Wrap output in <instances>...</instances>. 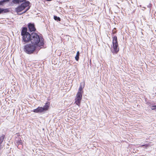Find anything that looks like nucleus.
Masks as SVG:
<instances>
[{
	"mask_svg": "<svg viewBox=\"0 0 156 156\" xmlns=\"http://www.w3.org/2000/svg\"><path fill=\"white\" fill-rule=\"evenodd\" d=\"M12 2L15 4H19L22 3L20 5H19L15 9V11L17 13L21 12L26 8V10L22 14L24 13L30 9V7L29 6L30 2L26 0H12Z\"/></svg>",
	"mask_w": 156,
	"mask_h": 156,
	"instance_id": "obj_1",
	"label": "nucleus"
},
{
	"mask_svg": "<svg viewBox=\"0 0 156 156\" xmlns=\"http://www.w3.org/2000/svg\"><path fill=\"white\" fill-rule=\"evenodd\" d=\"M30 41L34 45H36L39 47L43 46L44 44V39L36 33H33L31 34Z\"/></svg>",
	"mask_w": 156,
	"mask_h": 156,
	"instance_id": "obj_2",
	"label": "nucleus"
},
{
	"mask_svg": "<svg viewBox=\"0 0 156 156\" xmlns=\"http://www.w3.org/2000/svg\"><path fill=\"white\" fill-rule=\"evenodd\" d=\"M21 35L22 36V41L24 42V44L30 41L31 34L27 32V29L26 27H24L22 28Z\"/></svg>",
	"mask_w": 156,
	"mask_h": 156,
	"instance_id": "obj_3",
	"label": "nucleus"
},
{
	"mask_svg": "<svg viewBox=\"0 0 156 156\" xmlns=\"http://www.w3.org/2000/svg\"><path fill=\"white\" fill-rule=\"evenodd\" d=\"M36 47L35 45L31 44L26 45L24 48V51L28 54H31L33 53L35 50Z\"/></svg>",
	"mask_w": 156,
	"mask_h": 156,
	"instance_id": "obj_4",
	"label": "nucleus"
},
{
	"mask_svg": "<svg viewBox=\"0 0 156 156\" xmlns=\"http://www.w3.org/2000/svg\"><path fill=\"white\" fill-rule=\"evenodd\" d=\"M82 97V94H80L79 93V94L77 93L76 96V98L75 99V103L76 105H78L79 107L80 105Z\"/></svg>",
	"mask_w": 156,
	"mask_h": 156,
	"instance_id": "obj_5",
	"label": "nucleus"
},
{
	"mask_svg": "<svg viewBox=\"0 0 156 156\" xmlns=\"http://www.w3.org/2000/svg\"><path fill=\"white\" fill-rule=\"evenodd\" d=\"M113 48L111 49V51L114 54H117L119 50L118 44H112Z\"/></svg>",
	"mask_w": 156,
	"mask_h": 156,
	"instance_id": "obj_6",
	"label": "nucleus"
},
{
	"mask_svg": "<svg viewBox=\"0 0 156 156\" xmlns=\"http://www.w3.org/2000/svg\"><path fill=\"white\" fill-rule=\"evenodd\" d=\"M28 28L30 31H34L36 29L34 25V23H30L28 25Z\"/></svg>",
	"mask_w": 156,
	"mask_h": 156,
	"instance_id": "obj_7",
	"label": "nucleus"
},
{
	"mask_svg": "<svg viewBox=\"0 0 156 156\" xmlns=\"http://www.w3.org/2000/svg\"><path fill=\"white\" fill-rule=\"evenodd\" d=\"M42 107H39L36 109L33 110V112L36 113H41L42 112Z\"/></svg>",
	"mask_w": 156,
	"mask_h": 156,
	"instance_id": "obj_8",
	"label": "nucleus"
},
{
	"mask_svg": "<svg viewBox=\"0 0 156 156\" xmlns=\"http://www.w3.org/2000/svg\"><path fill=\"white\" fill-rule=\"evenodd\" d=\"M9 12V10L8 9H3L0 8V14L7 13Z\"/></svg>",
	"mask_w": 156,
	"mask_h": 156,
	"instance_id": "obj_9",
	"label": "nucleus"
},
{
	"mask_svg": "<svg viewBox=\"0 0 156 156\" xmlns=\"http://www.w3.org/2000/svg\"><path fill=\"white\" fill-rule=\"evenodd\" d=\"M49 106V104H48V103H46L45 105L43 107H42V108L43 109L42 110V112L47 110L48 109Z\"/></svg>",
	"mask_w": 156,
	"mask_h": 156,
	"instance_id": "obj_10",
	"label": "nucleus"
},
{
	"mask_svg": "<svg viewBox=\"0 0 156 156\" xmlns=\"http://www.w3.org/2000/svg\"><path fill=\"white\" fill-rule=\"evenodd\" d=\"M118 44L117 37L116 36L113 37L112 39V44Z\"/></svg>",
	"mask_w": 156,
	"mask_h": 156,
	"instance_id": "obj_11",
	"label": "nucleus"
},
{
	"mask_svg": "<svg viewBox=\"0 0 156 156\" xmlns=\"http://www.w3.org/2000/svg\"><path fill=\"white\" fill-rule=\"evenodd\" d=\"M5 136V135L3 134L1 136H0V148H1L2 146L1 145V144L3 141Z\"/></svg>",
	"mask_w": 156,
	"mask_h": 156,
	"instance_id": "obj_12",
	"label": "nucleus"
},
{
	"mask_svg": "<svg viewBox=\"0 0 156 156\" xmlns=\"http://www.w3.org/2000/svg\"><path fill=\"white\" fill-rule=\"evenodd\" d=\"M10 0H2L0 1V5H3L5 3L8 2Z\"/></svg>",
	"mask_w": 156,
	"mask_h": 156,
	"instance_id": "obj_13",
	"label": "nucleus"
},
{
	"mask_svg": "<svg viewBox=\"0 0 156 156\" xmlns=\"http://www.w3.org/2000/svg\"><path fill=\"white\" fill-rule=\"evenodd\" d=\"M80 55V52L79 51L77 52L76 55L75 57V59L76 61H78L79 59V56Z\"/></svg>",
	"mask_w": 156,
	"mask_h": 156,
	"instance_id": "obj_14",
	"label": "nucleus"
},
{
	"mask_svg": "<svg viewBox=\"0 0 156 156\" xmlns=\"http://www.w3.org/2000/svg\"><path fill=\"white\" fill-rule=\"evenodd\" d=\"M54 18L55 20L57 21H60L61 20L60 18L59 17H58L56 16H54Z\"/></svg>",
	"mask_w": 156,
	"mask_h": 156,
	"instance_id": "obj_15",
	"label": "nucleus"
},
{
	"mask_svg": "<svg viewBox=\"0 0 156 156\" xmlns=\"http://www.w3.org/2000/svg\"><path fill=\"white\" fill-rule=\"evenodd\" d=\"M16 143L19 145H22V140L20 139H19L18 140H16Z\"/></svg>",
	"mask_w": 156,
	"mask_h": 156,
	"instance_id": "obj_16",
	"label": "nucleus"
},
{
	"mask_svg": "<svg viewBox=\"0 0 156 156\" xmlns=\"http://www.w3.org/2000/svg\"><path fill=\"white\" fill-rule=\"evenodd\" d=\"M82 89L81 87V86H80L79 87V91L77 93V94H79V93L80 94H82Z\"/></svg>",
	"mask_w": 156,
	"mask_h": 156,
	"instance_id": "obj_17",
	"label": "nucleus"
},
{
	"mask_svg": "<svg viewBox=\"0 0 156 156\" xmlns=\"http://www.w3.org/2000/svg\"><path fill=\"white\" fill-rule=\"evenodd\" d=\"M151 108L152 110L156 109V105L151 106Z\"/></svg>",
	"mask_w": 156,
	"mask_h": 156,
	"instance_id": "obj_18",
	"label": "nucleus"
},
{
	"mask_svg": "<svg viewBox=\"0 0 156 156\" xmlns=\"http://www.w3.org/2000/svg\"><path fill=\"white\" fill-rule=\"evenodd\" d=\"M149 144H144V145H142L140 147H145L146 148H147V147H148L149 146Z\"/></svg>",
	"mask_w": 156,
	"mask_h": 156,
	"instance_id": "obj_19",
	"label": "nucleus"
}]
</instances>
